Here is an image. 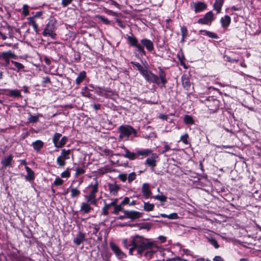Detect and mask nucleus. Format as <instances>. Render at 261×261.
I'll list each match as a JSON object with an SVG mask.
<instances>
[{"label":"nucleus","instance_id":"obj_23","mask_svg":"<svg viewBox=\"0 0 261 261\" xmlns=\"http://www.w3.org/2000/svg\"><path fill=\"white\" fill-rule=\"evenodd\" d=\"M32 146H33L34 149L35 151L39 152L40 150V149L43 147L44 143L41 140H38L33 142L32 144Z\"/></svg>","mask_w":261,"mask_h":261},{"label":"nucleus","instance_id":"obj_51","mask_svg":"<svg viewBox=\"0 0 261 261\" xmlns=\"http://www.w3.org/2000/svg\"><path fill=\"white\" fill-rule=\"evenodd\" d=\"M42 83L43 84H47V83H50L51 82H50V80L49 77L48 76H46L45 77H43L42 78Z\"/></svg>","mask_w":261,"mask_h":261},{"label":"nucleus","instance_id":"obj_50","mask_svg":"<svg viewBox=\"0 0 261 261\" xmlns=\"http://www.w3.org/2000/svg\"><path fill=\"white\" fill-rule=\"evenodd\" d=\"M72 1L73 0H62L61 5L63 7H66L71 4Z\"/></svg>","mask_w":261,"mask_h":261},{"label":"nucleus","instance_id":"obj_62","mask_svg":"<svg viewBox=\"0 0 261 261\" xmlns=\"http://www.w3.org/2000/svg\"><path fill=\"white\" fill-rule=\"evenodd\" d=\"M213 102L215 106V109H217L219 106V101L216 99H213Z\"/></svg>","mask_w":261,"mask_h":261},{"label":"nucleus","instance_id":"obj_63","mask_svg":"<svg viewBox=\"0 0 261 261\" xmlns=\"http://www.w3.org/2000/svg\"><path fill=\"white\" fill-rule=\"evenodd\" d=\"M129 199L128 197H125L123 200L122 201L121 204H128L129 203Z\"/></svg>","mask_w":261,"mask_h":261},{"label":"nucleus","instance_id":"obj_57","mask_svg":"<svg viewBox=\"0 0 261 261\" xmlns=\"http://www.w3.org/2000/svg\"><path fill=\"white\" fill-rule=\"evenodd\" d=\"M159 118L162 120H167L168 119V116L163 114H161L159 115Z\"/></svg>","mask_w":261,"mask_h":261},{"label":"nucleus","instance_id":"obj_29","mask_svg":"<svg viewBox=\"0 0 261 261\" xmlns=\"http://www.w3.org/2000/svg\"><path fill=\"white\" fill-rule=\"evenodd\" d=\"M159 80L160 79L162 83L164 85L167 83V80L166 79V73L161 67L159 68Z\"/></svg>","mask_w":261,"mask_h":261},{"label":"nucleus","instance_id":"obj_12","mask_svg":"<svg viewBox=\"0 0 261 261\" xmlns=\"http://www.w3.org/2000/svg\"><path fill=\"white\" fill-rule=\"evenodd\" d=\"M158 155L156 153H153L151 156L147 158L145 161V165L154 168L156 165V159Z\"/></svg>","mask_w":261,"mask_h":261},{"label":"nucleus","instance_id":"obj_17","mask_svg":"<svg viewBox=\"0 0 261 261\" xmlns=\"http://www.w3.org/2000/svg\"><path fill=\"white\" fill-rule=\"evenodd\" d=\"M85 240V235L84 233L79 232L75 238L73 239V242L76 245L79 246L81 244L84 242Z\"/></svg>","mask_w":261,"mask_h":261},{"label":"nucleus","instance_id":"obj_19","mask_svg":"<svg viewBox=\"0 0 261 261\" xmlns=\"http://www.w3.org/2000/svg\"><path fill=\"white\" fill-rule=\"evenodd\" d=\"M231 22V18L229 16L226 15L222 17L220 20L222 27L224 29H226L230 24Z\"/></svg>","mask_w":261,"mask_h":261},{"label":"nucleus","instance_id":"obj_33","mask_svg":"<svg viewBox=\"0 0 261 261\" xmlns=\"http://www.w3.org/2000/svg\"><path fill=\"white\" fill-rule=\"evenodd\" d=\"M101 93H102V95H105L106 97L112 98V99H113V96L114 95V93L112 91L110 90L107 89L103 90L101 92Z\"/></svg>","mask_w":261,"mask_h":261},{"label":"nucleus","instance_id":"obj_45","mask_svg":"<svg viewBox=\"0 0 261 261\" xmlns=\"http://www.w3.org/2000/svg\"><path fill=\"white\" fill-rule=\"evenodd\" d=\"M63 181H64L62 179H61L60 177H58L54 180V184L57 186H61L63 184Z\"/></svg>","mask_w":261,"mask_h":261},{"label":"nucleus","instance_id":"obj_60","mask_svg":"<svg viewBox=\"0 0 261 261\" xmlns=\"http://www.w3.org/2000/svg\"><path fill=\"white\" fill-rule=\"evenodd\" d=\"M93 107L95 110H97L100 109L101 105L99 103H95L93 105Z\"/></svg>","mask_w":261,"mask_h":261},{"label":"nucleus","instance_id":"obj_9","mask_svg":"<svg viewBox=\"0 0 261 261\" xmlns=\"http://www.w3.org/2000/svg\"><path fill=\"white\" fill-rule=\"evenodd\" d=\"M16 55L11 50L4 51L0 53V60H4L5 62V66H8L10 63L11 58L15 59Z\"/></svg>","mask_w":261,"mask_h":261},{"label":"nucleus","instance_id":"obj_38","mask_svg":"<svg viewBox=\"0 0 261 261\" xmlns=\"http://www.w3.org/2000/svg\"><path fill=\"white\" fill-rule=\"evenodd\" d=\"M115 255L119 258H122L125 256V254L116 246H115Z\"/></svg>","mask_w":261,"mask_h":261},{"label":"nucleus","instance_id":"obj_36","mask_svg":"<svg viewBox=\"0 0 261 261\" xmlns=\"http://www.w3.org/2000/svg\"><path fill=\"white\" fill-rule=\"evenodd\" d=\"M200 32H204L205 35H206L207 36H208L209 37H210L211 38H214V39L218 38V36L214 33H213V32H211L210 31H207L206 30H201Z\"/></svg>","mask_w":261,"mask_h":261},{"label":"nucleus","instance_id":"obj_27","mask_svg":"<svg viewBox=\"0 0 261 261\" xmlns=\"http://www.w3.org/2000/svg\"><path fill=\"white\" fill-rule=\"evenodd\" d=\"M153 151L150 149H145L137 151L138 155H141L143 157H146L153 154Z\"/></svg>","mask_w":261,"mask_h":261},{"label":"nucleus","instance_id":"obj_13","mask_svg":"<svg viewBox=\"0 0 261 261\" xmlns=\"http://www.w3.org/2000/svg\"><path fill=\"white\" fill-rule=\"evenodd\" d=\"M181 82L183 87L187 91H190L193 87L187 75L184 74L181 76Z\"/></svg>","mask_w":261,"mask_h":261},{"label":"nucleus","instance_id":"obj_37","mask_svg":"<svg viewBox=\"0 0 261 261\" xmlns=\"http://www.w3.org/2000/svg\"><path fill=\"white\" fill-rule=\"evenodd\" d=\"M184 122L187 124H192L194 122L193 118L189 115L185 116Z\"/></svg>","mask_w":261,"mask_h":261},{"label":"nucleus","instance_id":"obj_59","mask_svg":"<svg viewBox=\"0 0 261 261\" xmlns=\"http://www.w3.org/2000/svg\"><path fill=\"white\" fill-rule=\"evenodd\" d=\"M214 261H224V259L220 256H216L214 259Z\"/></svg>","mask_w":261,"mask_h":261},{"label":"nucleus","instance_id":"obj_49","mask_svg":"<svg viewBox=\"0 0 261 261\" xmlns=\"http://www.w3.org/2000/svg\"><path fill=\"white\" fill-rule=\"evenodd\" d=\"M119 178L123 182L125 181L127 178V174L125 173L120 174L118 175Z\"/></svg>","mask_w":261,"mask_h":261},{"label":"nucleus","instance_id":"obj_61","mask_svg":"<svg viewBox=\"0 0 261 261\" xmlns=\"http://www.w3.org/2000/svg\"><path fill=\"white\" fill-rule=\"evenodd\" d=\"M158 239L162 243H164L166 240V238L163 236H160Z\"/></svg>","mask_w":261,"mask_h":261},{"label":"nucleus","instance_id":"obj_28","mask_svg":"<svg viewBox=\"0 0 261 261\" xmlns=\"http://www.w3.org/2000/svg\"><path fill=\"white\" fill-rule=\"evenodd\" d=\"M124 150L125 154L124 155V156L125 157L128 158L131 160H134L137 158V156L138 155L137 152L136 153L131 152L129 151L126 148H124Z\"/></svg>","mask_w":261,"mask_h":261},{"label":"nucleus","instance_id":"obj_5","mask_svg":"<svg viewBox=\"0 0 261 261\" xmlns=\"http://www.w3.org/2000/svg\"><path fill=\"white\" fill-rule=\"evenodd\" d=\"M71 151L70 149H63L61 154L57 159V163L59 167H64L66 165V160L70 158Z\"/></svg>","mask_w":261,"mask_h":261},{"label":"nucleus","instance_id":"obj_2","mask_svg":"<svg viewBox=\"0 0 261 261\" xmlns=\"http://www.w3.org/2000/svg\"><path fill=\"white\" fill-rule=\"evenodd\" d=\"M98 182L97 178L93 179V182L87 187L88 194L85 195V199L92 203L93 205H96L97 199L96 198V193L98 192Z\"/></svg>","mask_w":261,"mask_h":261},{"label":"nucleus","instance_id":"obj_10","mask_svg":"<svg viewBox=\"0 0 261 261\" xmlns=\"http://www.w3.org/2000/svg\"><path fill=\"white\" fill-rule=\"evenodd\" d=\"M213 20L214 14L212 11H210L207 12L203 18L199 19L198 22L203 24H211Z\"/></svg>","mask_w":261,"mask_h":261},{"label":"nucleus","instance_id":"obj_53","mask_svg":"<svg viewBox=\"0 0 261 261\" xmlns=\"http://www.w3.org/2000/svg\"><path fill=\"white\" fill-rule=\"evenodd\" d=\"M168 218L169 219H176L178 218L177 214L175 213H172L170 215H168Z\"/></svg>","mask_w":261,"mask_h":261},{"label":"nucleus","instance_id":"obj_18","mask_svg":"<svg viewBox=\"0 0 261 261\" xmlns=\"http://www.w3.org/2000/svg\"><path fill=\"white\" fill-rule=\"evenodd\" d=\"M13 161V156L10 154L7 157L3 159L1 162V164L4 167L11 166L12 162Z\"/></svg>","mask_w":261,"mask_h":261},{"label":"nucleus","instance_id":"obj_14","mask_svg":"<svg viewBox=\"0 0 261 261\" xmlns=\"http://www.w3.org/2000/svg\"><path fill=\"white\" fill-rule=\"evenodd\" d=\"M124 213L128 218L132 219H136L139 218L142 216V213L140 212L135 211H125Z\"/></svg>","mask_w":261,"mask_h":261},{"label":"nucleus","instance_id":"obj_39","mask_svg":"<svg viewBox=\"0 0 261 261\" xmlns=\"http://www.w3.org/2000/svg\"><path fill=\"white\" fill-rule=\"evenodd\" d=\"M135 47L137 48V50L139 52V54H141V56H144L146 54L145 51L144 50L143 47L141 46V44L138 43Z\"/></svg>","mask_w":261,"mask_h":261},{"label":"nucleus","instance_id":"obj_47","mask_svg":"<svg viewBox=\"0 0 261 261\" xmlns=\"http://www.w3.org/2000/svg\"><path fill=\"white\" fill-rule=\"evenodd\" d=\"M209 242L212 245L215 247V248L217 249L219 247V245L217 241L215 239L212 238L210 239Z\"/></svg>","mask_w":261,"mask_h":261},{"label":"nucleus","instance_id":"obj_41","mask_svg":"<svg viewBox=\"0 0 261 261\" xmlns=\"http://www.w3.org/2000/svg\"><path fill=\"white\" fill-rule=\"evenodd\" d=\"M11 63L17 69L18 71L23 69L24 66L20 63L12 60Z\"/></svg>","mask_w":261,"mask_h":261},{"label":"nucleus","instance_id":"obj_54","mask_svg":"<svg viewBox=\"0 0 261 261\" xmlns=\"http://www.w3.org/2000/svg\"><path fill=\"white\" fill-rule=\"evenodd\" d=\"M164 150L162 151V153H164L170 149L169 146L168 145L167 142H164Z\"/></svg>","mask_w":261,"mask_h":261},{"label":"nucleus","instance_id":"obj_21","mask_svg":"<svg viewBox=\"0 0 261 261\" xmlns=\"http://www.w3.org/2000/svg\"><path fill=\"white\" fill-rule=\"evenodd\" d=\"M8 92L7 95L10 97H21L20 91L17 89H6Z\"/></svg>","mask_w":261,"mask_h":261},{"label":"nucleus","instance_id":"obj_8","mask_svg":"<svg viewBox=\"0 0 261 261\" xmlns=\"http://www.w3.org/2000/svg\"><path fill=\"white\" fill-rule=\"evenodd\" d=\"M104 204V206L101 210L102 215L107 216L110 213H114V200H112L108 203L106 200H105Z\"/></svg>","mask_w":261,"mask_h":261},{"label":"nucleus","instance_id":"obj_52","mask_svg":"<svg viewBox=\"0 0 261 261\" xmlns=\"http://www.w3.org/2000/svg\"><path fill=\"white\" fill-rule=\"evenodd\" d=\"M85 172V170L82 168H77L76 169V174L80 175L84 173Z\"/></svg>","mask_w":261,"mask_h":261},{"label":"nucleus","instance_id":"obj_3","mask_svg":"<svg viewBox=\"0 0 261 261\" xmlns=\"http://www.w3.org/2000/svg\"><path fill=\"white\" fill-rule=\"evenodd\" d=\"M118 131L120 133L119 137L120 140H122L124 137L128 138L132 134H134L135 136L137 135L136 130L129 125L121 126L118 128Z\"/></svg>","mask_w":261,"mask_h":261},{"label":"nucleus","instance_id":"obj_22","mask_svg":"<svg viewBox=\"0 0 261 261\" xmlns=\"http://www.w3.org/2000/svg\"><path fill=\"white\" fill-rule=\"evenodd\" d=\"M25 168L27 172V175L25 176V179L28 181L34 180L35 178L34 171L28 166H25Z\"/></svg>","mask_w":261,"mask_h":261},{"label":"nucleus","instance_id":"obj_32","mask_svg":"<svg viewBox=\"0 0 261 261\" xmlns=\"http://www.w3.org/2000/svg\"><path fill=\"white\" fill-rule=\"evenodd\" d=\"M181 33V36H182V39L181 41L185 42V38H187L188 35V30L187 28L185 26H182L180 28Z\"/></svg>","mask_w":261,"mask_h":261},{"label":"nucleus","instance_id":"obj_34","mask_svg":"<svg viewBox=\"0 0 261 261\" xmlns=\"http://www.w3.org/2000/svg\"><path fill=\"white\" fill-rule=\"evenodd\" d=\"M154 204L148 202H144V209L147 212H150L153 210Z\"/></svg>","mask_w":261,"mask_h":261},{"label":"nucleus","instance_id":"obj_20","mask_svg":"<svg viewBox=\"0 0 261 261\" xmlns=\"http://www.w3.org/2000/svg\"><path fill=\"white\" fill-rule=\"evenodd\" d=\"M194 11L196 13L202 11L206 8V5L203 2L195 3L194 4Z\"/></svg>","mask_w":261,"mask_h":261},{"label":"nucleus","instance_id":"obj_58","mask_svg":"<svg viewBox=\"0 0 261 261\" xmlns=\"http://www.w3.org/2000/svg\"><path fill=\"white\" fill-rule=\"evenodd\" d=\"M116 21L117 22L118 25L120 26L121 28H123L125 27L124 23L121 21H120L119 19H117Z\"/></svg>","mask_w":261,"mask_h":261},{"label":"nucleus","instance_id":"obj_30","mask_svg":"<svg viewBox=\"0 0 261 261\" xmlns=\"http://www.w3.org/2000/svg\"><path fill=\"white\" fill-rule=\"evenodd\" d=\"M29 25H32L34 30L36 33H38V25L35 21V17H30L28 18Z\"/></svg>","mask_w":261,"mask_h":261},{"label":"nucleus","instance_id":"obj_1","mask_svg":"<svg viewBox=\"0 0 261 261\" xmlns=\"http://www.w3.org/2000/svg\"><path fill=\"white\" fill-rule=\"evenodd\" d=\"M124 246L127 247V245ZM128 246H131L129 249L130 254H133V251L136 250L139 255H144L147 258H151L156 251L155 249L158 248L154 241L138 235L133 238L131 244Z\"/></svg>","mask_w":261,"mask_h":261},{"label":"nucleus","instance_id":"obj_26","mask_svg":"<svg viewBox=\"0 0 261 261\" xmlns=\"http://www.w3.org/2000/svg\"><path fill=\"white\" fill-rule=\"evenodd\" d=\"M42 117L41 114H37L36 115H33L29 113V116L28 118V122L29 123H34L39 121V117Z\"/></svg>","mask_w":261,"mask_h":261},{"label":"nucleus","instance_id":"obj_35","mask_svg":"<svg viewBox=\"0 0 261 261\" xmlns=\"http://www.w3.org/2000/svg\"><path fill=\"white\" fill-rule=\"evenodd\" d=\"M131 63L136 66L137 69L140 72L141 74L146 70L139 63L132 62Z\"/></svg>","mask_w":261,"mask_h":261},{"label":"nucleus","instance_id":"obj_7","mask_svg":"<svg viewBox=\"0 0 261 261\" xmlns=\"http://www.w3.org/2000/svg\"><path fill=\"white\" fill-rule=\"evenodd\" d=\"M142 74L147 81L152 83H155L157 85H159L160 84V81L159 80V77L150 71L146 69Z\"/></svg>","mask_w":261,"mask_h":261},{"label":"nucleus","instance_id":"obj_43","mask_svg":"<svg viewBox=\"0 0 261 261\" xmlns=\"http://www.w3.org/2000/svg\"><path fill=\"white\" fill-rule=\"evenodd\" d=\"M153 198H154L155 199L160 200L162 202L166 201L167 199V197L162 194L161 195H156L153 196Z\"/></svg>","mask_w":261,"mask_h":261},{"label":"nucleus","instance_id":"obj_11","mask_svg":"<svg viewBox=\"0 0 261 261\" xmlns=\"http://www.w3.org/2000/svg\"><path fill=\"white\" fill-rule=\"evenodd\" d=\"M91 204H92V203L88 200H86V202H82L80 211L85 214L89 213L93 210Z\"/></svg>","mask_w":261,"mask_h":261},{"label":"nucleus","instance_id":"obj_44","mask_svg":"<svg viewBox=\"0 0 261 261\" xmlns=\"http://www.w3.org/2000/svg\"><path fill=\"white\" fill-rule=\"evenodd\" d=\"M61 176L62 178H68L70 177V173L69 171V169H67L65 171H64V172H63L61 174Z\"/></svg>","mask_w":261,"mask_h":261},{"label":"nucleus","instance_id":"obj_46","mask_svg":"<svg viewBox=\"0 0 261 261\" xmlns=\"http://www.w3.org/2000/svg\"><path fill=\"white\" fill-rule=\"evenodd\" d=\"M136 177V174L135 172H132L130 173L127 177L128 181V182H131L132 181H133Z\"/></svg>","mask_w":261,"mask_h":261},{"label":"nucleus","instance_id":"obj_24","mask_svg":"<svg viewBox=\"0 0 261 261\" xmlns=\"http://www.w3.org/2000/svg\"><path fill=\"white\" fill-rule=\"evenodd\" d=\"M86 78V72L85 71H82L80 72L77 77L75 80L76 84L79 86L80 85Z\"/></svg>","mask_w":261,"mask_h":261},{"label":"nucleus","instance_id":"obj_40","mask_svg":"<svg viewBox=\"0 0 261 261\" xmlns=\"http://www.w3.org/2000/svg\"><path fill=\"white\" fill-rule=\"evenodd\" d=\"M128 40L129 43L134 46H135L138 44L137 39L134 37H128Z\"/></svg>","mask_w":261,"mask_h":261},{"label":"nucleus","instance_id":"obj_64","mask_svg":"<svg viewBox=\"0 0 261 261\" xmlns=\"http://www.w3.org/2000/svg\"><path fill=\"white\" fill-rule=\"evenodd\" d=\"M109 188L111 193H114V185L113 184H109Z\"/></svg>","mask_w":261,"mask_h":261},{"label":"nucleus","instance_id":"obj_42","mask_svg":"<svg viewBox=\"0 0 261 261\" xmlns=\"http://www.w3.org/2000/svg\"><path fill=\"white\" fill-rule=\"evenodd\" d=\"M188 138L189 135L188 134H185L180 137V141L185 144H188L189 143L188 141Z\"/></svg>","mask_w":261,"mask_h":261},{"label":"nucleus","instance_id":"obj_31","mask_svg":"<svg viewBox=\"0 0 261 261\" xmlns=\"http://www.w3.org/2000/svg\"><path fill=\"white\" fill-rule=\"evenodd\" d=\"M71 198L78 197L80 194V191L76 188H72L70 190Z\"/></svg>","mask_w":261,"mask_h":261},{"label":"nucleus","instance_id":"obj_15","mask_svg":"<svg viewBox=\"0 0 261 261\" xmlns=\"http://www.w3.org/2000/svg\"><path fill=\"white\" fill-rule=\"evenodd\" d=\"M142 192L146 198L150 197L152 194L151 191L150 190L149 185L147 183H144L142 185Z\"/></svg>","mask_w":261,"mask_h":261},{"label":"nucleus","instance_id":"obj_6","mask_svg":"<svg viewBox=\"0 0 261 261\" xmlns=\"http://www.w3.org/2000/svg\"><path fill=\"white\" fill-rule=\"evenodd\" d=\"M55 31V25L53 21H49L45 25V27L42 32L44 36H49L53 39H55L56 36Z\"/></svg>","mask_w":261,"mask_h":261},{"label":"nucleus","instance_id":"obj_16","mask_svg":"<svg viewBox=\"0 0 261 261\" xmlns=\"http://www.w3.org/2000/svg\"><path fill=\"white\" fill-rule=\"evenodd\" d=\"M141 43L148 51H151L154 49L153 42L150 40L143 39L141 40Z\"/></svg>","mask_w":261,"mask_h":261},{"label":"nucleus","instance_id":"obj_55","mask_svg":"<svg viewBox=\"0 0 261 261\" xmlns=\"http://www.w3.org/2000/svg\"><path fill=\"white\" fill-rule=\"evenodd\" d=\"M113 169L110 168L108 167H106L105 168H104V169H101V172L102 173H108V172L113 171Z\"/></svg>","mask_w":261,"mask_h":261},{"label":"nucleus","instance_id":"obj_25","mask_svg":"<svg viewBox=\"0 0 261 261\" xmlns=\"http://www.w3.org/2000/svg\"><path fill=\"white\" fill-rule=\"evenodd\" d=\"M224 2V0H215L213 7L214 9L217 11V13H220L221 12Z\"/></svg>","mask_w":261,"mask_h":261},{"label":"nucleus","instance_id":"obj_4","mask_svg":"<svg viewBox=\"0 0 261 261\" xmlns=\"http://www.w3.org/2000/svg\"><path fill=\"white\" fill-rule=\"evenodd\" d=\"M62 134L59 133H56L53 137V142L56 148L63 147L68 141V137L63 136L61 138Z\"/></svg>","mask_w":261,"mask_h":261},{"label":"nucleus","instance_id":"obj_56","mask_svg":"<svg viewBox=\"0 0 261 261\" xmlns=\"http://www.w3.org/2000/svg\"><path fill=\"white\" fill-rule=\"evenodd\" d=\"M217 148L219 149H223V148H232V146H229V145H222V146H217Z\"/></svg>","mask_w":261,"mask_h":261},{"label":"nucleus","instance_id":"obj_48","mask_svg":"<svg viewBox=\"0 0 261 261\" xmlns=\"http://www.w3.org/2000/svg\"><path fill=\"white\" fill-rule=\"evenodd\" d=\"M23 14L24 16H28L29 15V6L25 4L23 5Z\"/></svg>","mask_w":261,"mask_h":261}]
</instances>
